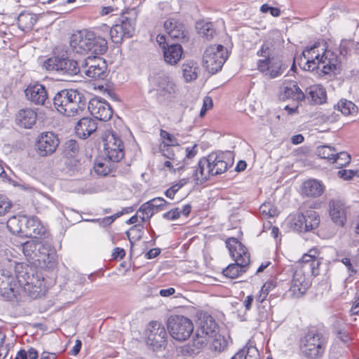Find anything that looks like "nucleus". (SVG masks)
<instances>
[{
  "mask_svg": "<svg viewBox=\"0 0 359 359\" xmlns=\"http://www.w3.org/2000/svg\"><path fill=\"white\" fill-rule=\"evenodd\" d=\"M149 204L152 206L156 212L166 209V206L170 205L164 198L161 197L150 200Z\"/></svg>",
  "mask_w": 359,
  "mask_h": 359,
  "instance_id": "4d7b16f0",
  "label": "nucleus"
},
{
  "mask_svg": "<svg viewBox=\"0 0 359 359\" xmlns=\"http://www.w3.org/2000/svg\"><path fill=\"white\" fill-rule=\"evenodd\" d=\"M306 98H307L311 103L321 104L325 102L326 91L322 86H311L306 89Z\"/></svg>",
  "mask_w": 359,
  "mask_h": 359,
  "instance_id": "2f4dec72",
  "label": "nucleus"
},
{
  "mask_svg": "<svg viewBox=\"0 0 359 359\" xmlns=\"http://www.w3.org/2000/svg\"><path fill=\"white\" fill-rule=\"evenodd\" d=\"M147 343L154 348L163 346L166 342L167 332L163 325L156 321L151 322L147 330Z\"/></svg>",
  "mask_w": 359,
  "mask_h": 359,
  "instance_id": "2eb2a0df",
  "label": "nucleus"
},
{
  "mask_svg": "<svg viewBox=\"0 0 359 359\" xmlns=\"http://www.w3.org/2000/svg\"><path fill=\"white\" fill-rule=\"evenodd\" d=\"M43 67L48 71L57 72L58 74L66 76H72L78 74L81 69L77 61L63 57H53L43 62Z\"/></svg>",
  "mask_w": 359,
  "mask_h": 359,
  "instance_id": "9d476101",
  "label": "nucleus"
},
{
  "mask_svg": "<svg viewBox=\"0 0 359 359\" xmlns=\"http://www.w3.org/2000/svg\"><path fill=\"white\" fill-rule=\"evenodd\" d=\"M318 44L315 43L309 49L303 52L305 58L308 57L306 65L307 70L320 71V75L334 74L340 67V58L337 53L331 50H325L322 55L317 54L314 58L309 59V54L314 53Z\"/></svg>",
  "mask_w": 359,
  "mask_h": 359,
  "instance_id": "39448f33",
  "label": "nucleus"
},
{
  "mask_svg": "<svg viewBox=\"0 0 359 359\" xmlns=\"http://www.w3.org/2000/svg\"><path fill=\"white\" fill-rule=\"evenodd\" d=\"M350 313L352 316L358 315L359 313V297L353 303L350 309Z\"/></svg>",
  "mask_w": 359,
  "mask_h": 359,
  "instance_id": "774afa93",
  "label": "nucleus"
},
{
  "mask_svg": "<svg viewBox=\"0 0 359 359\" xmlns=\"http://www.w3.org/2000/svg\"><path fill=\"white\" fill-rule=\"evenodd\" d=\"M228 57L227 50L222 45L208 46L203 56V66L210 74L219 72Z\"/></svg>",
  "mask_w": 359,
  "mask_h": 359,
  "instance_id": "6e6552de",
  "label": "nucleus"
},
{
  "mask_svg": "<svg viewBox=\"0 0 359 359\" xmlns=\"http://www.w3.org/2000/svg\"><path fill=\"white\" fill-rule=\"evenodd\" d=\"M351 161V156L346 152H336V156H334L332 163H335L339 167H344L347 165Z\"/></svg>",
  "mask_w": 359,
  "mask_h": 359,
  "instance_id": "6e6d98bb",
  "label": "nucleus"
},
{
  "mask_svg": "<svg viewBox=\"0 0 359 359\" xmlns=\"http://www.w3.org/2000/svg\"><path fill=\"white\" fill-rule=\"evenodd\" d=\"M172 147L173 146L161 145V149L163 155L165 158L171 160L172 161H173V163H176V161H177V155L180 154H183V152L181 149L177 148V153H175Z\"/></svg>",
  "mask_w": 359,
  "mask_h": 359,
  "instance_id": "a18cd8bd",
  "label": "nucleus"
},
{
  "mask_svg": "<svg viewBox=\"0 0 359 359\" xmlns=\"http://www.w3.org/2000/svg\"><path fill=\"white\" fill-rule=\"evenodd\" d=\"M138 212H141L142 214L141 219L142 222H144L149 220L156 212L153 209L152 206L149 204V201H148L141 205Z\"/></svg>",
  "mask_w": 359,
  "mask_h": 359,
  "instance_id": "8fccbe9b",
  "label": "nucleus"
},
{
  "mask_svg": "<svg viewBox=\"0 0 359 359\" xmlns=\"http://www.w3.org/2000/svg\"><path fill=\"white\" fill-rule=\"evenodd\" d=\"M32 17L29 14L20 13L18 17V25L20 29L25 30L33 25Z\"/></svg>",
  "mask_w": 359,
  "mask_h": 359,
  "instance_id": "3c124183",
  "label": "nucleus"
},
{
  "mask_svg": "<svg viewBox=\"0 0 359 359\" xmlns=\"http://www.w3.org/2000/svg\"><path fill=\"white\" fill-rule=\"evenodd\" d=\"M135 19L122 15L118 22L110 28L107 25L101 26L102 30L107 34L109 33L112 41L115 43H121L124 38L132 37L135 32Z\"/></svg>",
  "mask_w": 359,
  "mask_h": 359,
  "instance_id": "1a4fd4ad",
  "label": "nucleus"
},
{
  "mask_svg": "<svg viewBox=\"0 0 359 359\" xmlns=\"http://www.w3.org/2000/svg\"><path fill=\"white\" fill-rule=\"evenodd\" d=\"M60 141L55 134L51 132L41 133L37 140L36 147L41 156L53 154L58 147Z\"/></svg>",
  "mask_w": 359,
  "mask_h": 359,
  "instance_id": "dca6fc26",
  "label": "nucleus"
},
{
  "mask_svg": "<svg viewBox=\"0 0 359 359\" xmlns=\"http://www.w3.org/2000/svg\"><path fill=\"white\" fill-rule=\"evenodd\" d=\"M97 128V123L93 118L83 117L77 122L75 131L80 138L86 139L95 132Z\"/></svg>",
  "mask_w": 359,
  "mask_h": 359,
  "instance_id": "bb28decb",
  "label": "nucleus"
},
{
  "mask_svg": "<svg viewBox=\"0 0 359 359\" xmlns=\"http://www.w3.org/2000/svg\"><path fill=\"white\" fill-rule=\"evenodd\" d=\"M55 108L67 116L80 115L86 109L87 100L83 93L76 89H63L54 96Z\"/></svg>",
  "mask_w": 359,
  "mask_h": 359,
  "instance_id": "7ed1b4c3",
  "label": "nucleus"
},
{
  "mask_svg": "<svg viewBox=\"0 0 359 359\" xmlns=\"http://www.w3.org/2000/svg\"><path fill=\"white\" fill-rule=\"evenodd\" d=\"M18 293L17 283L11 273L6 269L0 270V294L8 300H11Z\"/></svg>",
  "mask_w": 359,
  "mask_h": 359,
  "instance_id": "aec40b11",
  "label": "nucleus"
},
{
  "mask_svg": "<svg viewBox=\"0 0 359 359\" xmlns=\"http://www.w3.org/2000/svg\"><path fill=\"white\" fill-rule=\"evenodd\" d=\"M168 330L173 339L177 341H184L193 332L194 324L188 318L182 316H174L168 320Z\"/></svg>",
  "mask_w": 359,
  "mask_h": 359,
  "instance_id": "9b49d317",
  "label": "nucleus"
},
{
  "mask_svg": "<svg viewBox=\"0 0 359 359\" xmlns=\"http://www.w3.org/2000/svg\"><path fill=\"white\" fill-rule=\"evenodd\" d=\"M208 341L206 337L197 333L191 341L181 348V353L184 356L194 357L201 353Z\"/></svg>",
  "mask_w": 359,
  "mask_h": 359,
  "instance_id": "393cba45",
  "label": "nucleus"
},
{
  "mask_svg": "<svg viewBox=\"0 0 359 359\" xmlns=\"http://www.w3.org/2000/svg\"><path fill=\"white\" fill-rule=\"evenodd\" d=\"M212 106V100L210 97H205L203 99V104L200 111V116H203L207 110Z\"/></svg>",
  "mask_w": 359,
  "mask_h": 359,
  "instance_id": "69168bd1",
  "label": "nucleus"
},
{
  "mask_svg": "<svg viewBox=\"0 0 359 359\" xmlns=\"http://www.w3.org/2000/svg\"><path fill=\"white\" fill-rule=\"evenodd\" d=\"M182 70L185 81L190 82L197 79L199 67L196 62L190 60L182 65Z\"/></svg>",
  "mask_w": 359,
  "mask_h": 359,
  "instance_id": "c9c22d12",
  "label": "nucleus"
},
{
  "mask_svg": "<svg viewBox=\"0 0 359 359\" xmlns=\"http://www.w3.org/2000/svg\"><path fill=\"white\" fill-rule=\"evenodd\" d=\"M36 112L32 109H23L18 111L16 116L18 125L25 128H31L36 121Z\"/></svg>",
  "mask_w": 359,
  "mask_h": 359,
  "instance_id": "c756f323",
  "label": "nucleus"
},
{
  "mask_svg": "<svg viewBox=\"0 0 359 359\" xmlns=\"http://www.w3.org/2000/svg\"><path fill=\"white\" fill-rule=\"evenodd\" d=\"M305 94L299 88L295 81L283 83L280 93V99L283 100L292 99L297 102L304 100Z\"/></svg>",
  "mask_w": 359,
  "mask_h": 359,
  "instance_id": "a878e982",
  "label": "nucleus"
},
{
  "mask_svg": "<svg viewBox=\"0 0 359 359\" xmlns=\"http://www.w3.org/2000/svg\"><path fill=\"white\" fill-rule=\"evenodd\" d=\"M22 236L27 238H48V231L46 227L36 217H26V224L23 227Z\"/></svg>",
  "mask_w": 359,
  "mask_h": 359,
  "instance_id": "a211bd4d",
  "label": "nucleus"
},
{
  "mask_svg": "<svg viewBox=\"0 0 359 359\" xmlns=\"http://www.w3.org/2000/svg\"><path fill=\"white\" fill-rule=\"evenodd\" d=\"M104 141V150L110 149H123L122 141L114 133L107 135Z\"/></svg>",
  "mask_w": 359,
  "mask_h": 359,
  "instance_id": "37998d69",
  "label": "nucleus"
},
{
  "mask_svg": "<svg viewBox=\"0 0 359 359\" xmlns=\"http://www.w3.org/2000/svg\"><path fill=\"white\" fill-rule=\"evenodd\" d=\"M212 176V170L209 164L208 158H202L198 163V166L193 170V177L197 182H205Z\"/></svg>",
  "mask_w": 359,
  "mask_h": 359,
  "instance_id": "c85d7f7f",
  "label": "nucleus"
},
{
  "mask_svg": "<svg viewBox=\"0 0 359 359\" xmlns=\"http://www.w3.org/2000/svg\"><path fill=\"white\" fill-rule=\"evenodd\" d=\"M25 95L30 102L38 105H46L50 103L48 100V92L45 86L36 83L29 85L25 91Z\"/></svg>",
  "mask_w": 359,
  "mask_h": 359,
  "instance_id": "5701e85b",
  "label": "nucleus"
},
{
  "mask_svg": "<svg viewBox=\"0 0 359 359\" xmlns=\"http://www.w3.org/2000/svg\"><path fill=\"white\" fill-rule=\"evenodd\" d=\"M212 338H213V340L212 341L211 348L215 351L220 353L227 346V341L223 335L216 334Z\"/></svg>",
  "mask_w": 359,
  "mask_h": 359,
  "instance_id": "c03bdc74",
  "label": "nucleus"
},
{
  "mask_svg": "<svg viewBox=\"0 0 359 359\" xmlns=\"http://www.w3.org/2000/svg\"><path fill=\"white\" fill-rule=\"evenodd\" d=\"M329 212L332 220L337 225L344 226L349 213V208L339 200H331L329 202Z\"/></svg>",
  "mask_w": 359,
  "mask_h": 359,
  "instance_id": "412c9836",
  "label": "nucleus"
},
{
  "mask_svg": "<svg viewBox=\"0 0 359 359\" xmlns=\"http://www.w3.org/2000/svg\"><path fill=\"white\" fill-rule=\"evenodd\" d=\"M79 145L76 140H67L64 144L63 153L68 158L77 157L79 154Z\"/></svg>",
  "mask_w": 359,
  "mask_h": 359,
  "instance_id": "ea45409f",
  "label": "nucleus"
},
{
  "mask_svg": "<svg viewBox=\"0 0 359 359\" xmlns=\"http://www.w3.org/2000/svg\"><path fill=\"white\" fill-rule=\"evenodd\" d=\"M161 137L163 140V145L178 146V140L168 132L161 130L160 133Z\"/></svg>",
  "mask_w": 359,
  "mask_h": 359,
  "instance_id": "13d9d810",
  "label": "nucleus"
},
{
  "mask_svg": "<svg viewBox=\"0 0 359 359\" xmlns=\"http://www.w3.org/2000/svg\"><path fill=\"white\" fill-rule=\"evenodd\" d=\"M88 109L92 116L102 121L109 120L113 114L109 103L98 97L93 98L89 101Z\"/></svg>",
  "mask_w": 359,
  "mask_h": 359,
  "instance_id": "6ab92c4d",
  "label": "nucleus"
},
{
  "mask_svg": "<svg viewBox=\"0 0 359 359\" xmlns=\"http://www.w3.org/2000/svg\"><path fill=\"white\" fill-rule=\"evenodd\" d=\"M345 116H354L358 112V107L351 101L346 99H341L334 107Z\"/></svg>",
  "mask_w": 359,
  "mask_h": 359,
  "instance_id": "e433bc0d",
  "label": "nucleus"
},
{
  "mask_svg": "<svg viewBox=\"0 0 359 359\" xmlns=\"http://www.w3.org/2000/svg\"><path fill=\"white\" fill-rule=\"evenodd\" d=\"M70 45L77 53H90L93 58L99 57L98 55L105 53L108 48L105 36L87 29L73 34Z\"/></svg>",
  "mask_w": 359,
  "mask_h": 359,
  "instance_id": "f03ea898",
  "label": "nucleus"
},
{
  "mask_svg": "<svg viewBox=\"0 0 359 359\" xmlns=\"http://www.w3.org/2000/svg\"><path fill=\"white\" fill-rule=\"evenodd\" d=\"M259 212L266 217H272L278 215L277 209L270 202L263 203L259 208Z\"/></svg>",
  "mask_w": 359,
  "mask_h": 359,
  "instance_id": "603ef678",
  "label": "nucleus"
},
{
  "mask_svg": "<svg viewBox=\"0 0 359 359\" xmlns=\"http://www.w3.org/2000/svg\"><path fill=\"white\" fill-rule=\"evenodd\" d=\"M113 168L111 162L106 160L104 162L96 163L94 167L95 172L102 176H106L110 173Z\"/></svg>",
  "mask_w": 359,
  "mask_h": 359,
  "instance_id": "49530a36",
  "label": "nucleus"
},
{
  "mask_svg": "<svg viewBox=\"0 0 359 359\" xmlns=\"http://www.w3.org/2000/svg\"><path fill=\"white\" fill-rule=\"evenodd\" d=\"M226 245L235 263L228 265L222 273L229 278L235 279L247 271L250 262V253L245 246L235 238H228Z\"/></svg>",
  "mask_w": 359,
  "mask_h": 359,
  "instance_id": "20e7f679",
  "label": "nucleus"
},
{
  "mask_svg": "<svg viewBox=\"0 0 359 359\" xmlns=\"http://www.w3.org/2000/svg\"><path fill=\"white\" fill-rule=\"evenodd\" d=\"M105 155L111 162H119L124 156L123 149H110L104 150Z\"/></svg>",
  "mask_w": 359,
  "mask_h": 359,
  "instance_id": "09e8293b",
  "label": "nucleus"
},
{
  "mask_svg": "<svg viewBox=\"0 0 359 359\" xmlns=\"http://www.w3.org/2000/svg\"><path fill=\"white\" fill-rule=\"evenodd\" d=\"M341 263H343L347 268L348 272L349 273V277L346 278L345 283L349 281L350 278L355 275L357 273V269L354 266V264H353L351 259L348 257H344L339 260Z\"/></svg>",
  "mask_w": 359,
  "mask_h": 359,
  "instance_id": "bf43d9fd",
  "label": "nucleus"
},
{
  "mask_svg": "<svg viewBox=\"0 0 359 359\" xmlns=\"http://www.w3.org/2000/svg\"><path fill=\"white\" fill-rule=\"evenodd\" d=\"M38 263L47 269H52L56 265L57 253L49 240L39 243V251L38 252Z\"/></svg>",
  "mask_w": 359,
  "mask_h": 359,
  "instance_id": "f3484780",
  "label": "nucleus"
},
{
  "mask_svg": "<svg viewBox=\"0 0 359 359\" xmlns=\"http://www.w3.org/2000/svg\"><path fill=\"white\" fill-rule=\"evenodd\" d=\"M287 68V65L277 56L257 61L258 70L269 79H275L281 76Z\"/></svg>",
  "mask_w": 359,
  "mask_h": 359,
  "instance_id": "4468645a",
  "label": "nucleus"
},
{
  "mask_svg": "<svg viewBox=\"0 0 359 359\" xmlns=\"http://www.w3.org/2000/svg\"><path fill=\"white\" fill-rule=\"evenodd\" d=\"M123 214V212H120L114 214V215L106 217L102 219H98L97 221L100 222V225H102V226H107L113 223L116 219L121 217Z\"/></svg>",
  "mask_w": 359,
  "mask_h": 359,
  "instance_id": "e2e57ef3",
  "label": "nucleus"
},
{
  "mask_svg": "<svg viewBox=\"0 0 359 359\" xmlns=\"http://www.w3.org/2000/svg\"><path fill=\"white\" fill-rule=\"evenodd\" d=\"M163 26L170 39L178 41H186L188 39L184 25L177 19L169 18L165 21Z\"/></svg>",
  "mask_w": 359,
  "mask_h": 359,
  "instance_id": "4be33fe9",
  "label": "nucleus"
},
{
  "mask_svg": "<svg viewBox=\"0 0 359 359\" xmlns=\"http://www.w3.org/2000/svg\"><path fill=\"white\" fill-rule=\"evenodd\" d=\"M327 337L323 332L312 327L300 340V349L304 356L316 359L322 357L325 351Z\"/></svg>",
  "mask_w": 359,
  "mask_h": 359,
  "instance_id": "0eeeda50",
  "label": "nucleus"
},
{
  "mask_svg": "<svg viewBox=\"0 0 359 359\" xmlns=\"http://www.w3.org/2000/svg\"><path fill=\"white\" fill-rule=\"evenodd\" d=\"M11 207V203L4 196H0V216L5 215Z\"/></svg>",
  "mask_w": 359,
  "mask_h": 359,
  "instance_id": "0e129e2a",
  "label": "nucleus"
},
{
  "mask_svg": "<svg viewBox=\"0 0 359 359\" xmlns=\"http://www.w3.org/2000/svg\"><path fill=\"white\" fill-rule=\"evenodd\" d=\"M163 57L165 62L171 65L177 64L182 57V48L178 43H168L163 46Z\"/></svg>",
  "mask_w": 359,
  "mask_h": 359,
  "instance_id": "cd10ccee",
  "label": "nucleus"
},
{
  "mask_svg": "<svg viewBox=\"0 0 359 359\" xmlns=\"http://www.w3.org/2000/svg\"><path fill=\"white\" fill-rule=\"evenodd\" d=\"M26 224V216H13L7 221V228L13 234L22 236L23 227Z\"/></svg>",
  "mask_w": 359,
  "mask_h": 359,
  "instance_id": "72a5a7b5",
  "label": "nucleus"
},
{
  "mask_svg": "<svg viewBox=\"0 0 359 359\" xmlns=\"http://www.w3.org/2000/svg\"><path fill=\"white\" fill-rule=\"evenodd\" d=\"M198 149L196 145H194L191 147H187L186 149L185 157L182 161L177 159V161H176L175 165L177 168L174 170V172L176 170L180 171L182 170H184L191 163L192 158L196 155Z\"/></svg>",
  "mask_w": 359,
  "mask_h": 359,
  "instance_id": "4c0bfd02",
  "label": "nucleus"
},
{
  "mask_svg": "<svg viewBox=\"0 0 359 359\" xmlns=\"http://www.w3.org/2000/svg\"><path fill=\"white\" fill-rule=\"evenodd\" d=\"M191 210V205L190 204H186L182 209L176 208L165 212L163 215V217L167 220H175L180 217V215L188 217Z\"/></svg>",
  "mask_w": 359,
  "mask_h": 359,
  "instance_id": "58836bf2",
  "label": "nucleus"
},
{
  "mask_svg": "<svg viewBox=\"0 0 359 359\" xmlns=\"http://www.w3.org/2000/svg\"><path fill=\"white\" fill-rule=\"evenodd\" d=\"M188 182V179L184 178L180 180L177 183L173 184L172 187H170L169 189H168L165 192V195L168 198L172 199L175 195V194L187 183Z\"/></svg>",
  "mask_w": 359,
  "mask_h": 359,
  "instance_id": "5fc2aeb1",
  "label": "nucleus"
},
{
  "mask_svg": "<svg viewBox=\"0 0 359 359\" xmlns=\"http://www.w3.org/2000/svg\"><path fill=\"white\" fill-rule=\"evenodd\" d=\"M154 82L156 87V90L161 92L163 95L171 94L175 91V85L170 81L169 76L165 74H158L154 77Z\"/></svg>",
  "mask_w": 359,
  "mask_h": 359,
  "instance_id": "7c9ffc66",
  "label": "nucleus"
},
{
  "mask_svg": "<svg viewBox=\"0 0 359 359\" xmlns=\"http://www.w3.org/2000/svg\"><path fill=\"white\" fill-rule=\"evenodd\" d=\"M196 29L199 34L207 39H212L215 34V30L213 28L212 22H198L196 24Z\"/></svg>",
  "mask_w": 359,
  "mask_h": 359,
  "instance_id": "a19ab883",
  "label": "nucleus"
},
{
  "mask_svg": "<svg viewBox=\"0 0 359 359\" xmlns=\"http://www.w3.org/2000/svg\"><path fill=\"white\" fill-rule=\"evenodd\" d=\"M353 44V41L351 40L343 39L339 45V53L341 55L345 56L350 51V46Z\"/></svg>",
  "mask_w": 359,
  "mask_h": 359,
  "instance_id": "680f3d73",
  "label": "nucleus"
},
{
  "mask_svg": "<svg viewBox=\"0 0 359 359\" xmlns=\"http://www.w3.org/2000/svg\"><path fill=\"white\" fill-rule=\"evenodd\" d=\"M230 156L231 153L229 152L219 154L212 153L208 156L209 164L211 170H212V176L220 175L226 171L231 164L230 161H227Z\"/></svg>",
  "mask_w": 359,
  "mask_h": 359,
  "instance_id": "b1692460",
  "label": "nucleus"
},
{
  "mask_svg": "<svg viewBox=\"0 0 359 359\" xmlns=\"http://www.w3.org/2000/svg\"><path fill=\"white\" fill-rule=\"evenodd\" d=\"M81 70L89 78L97 80H104L108 75L106 62L100 57L93 58L88 56L82 62Z\"/></svg>",
  "mask_w": 359,
  "mask_h": 359,
  "instance_id": "f8f14e48",
  "label": "nucleus"
},
{
  "mask_svg": "<svg viewBox=\"0 0 359 359\" xmlns=\"http://www.w3.org/2000/svg\"><path fill=\"white\" fill-rule=\"evenodd\" d=\"M241 351H243L245 353L244 359H259V353L257 348L250 344H247Z\"/></svg>",
  "mask_w": 359,
  "mask_h": 359,
  "instance_id": "864d4df0",
  "label": "nucleus"
},
{
  "mask_svg": "<svg viewBox=\"0 0 359 359\" xmlns=\"http://www.w3.org/2000/svg\"><path fill=\"white\" fill-rule=\"evenodd\" d=\"M338 176L346 180H350L353 177V170H341L338 171Z\"/></svg>",
  "mask_w": 359,
  "mask_h": 359,
  "instance_id": "338daca9",
  "label": "nucleus"
},
{
  "mask_svg": "<svg viewBox=\"0 0 359 359\" xmlns=\"http://www.w3.org/2000/svg\"><path fill=\"white\" fill-rule=\"evenodd\" d=\"M36 247H37V241L34 240H29L22 244V252L28 260L34 257Z\"/></svg>",
  "mask_w": 359,
  "mask_h": 359,
  "instance_id": "de8ad7c7",
  "label": "nucleus"
},
{
  "mask_svg": "<svg viewBox=\"0 0 359 359\" xmlns=\"http://www.w3.org/2000/svg\"><path fill=\"white\" fill-rule=\"evenodd\" d=\"M257 54L258 56L264 57L263 60L270 59L273 56L272 55V49L266 43L262 45Z\"/></svg>",
  "mask_w": 359,
  "mask_h": 359,
  "instance_id": "052dcab7",
  "label": "nucleus"
},
{
  "mask_svg": "<svg viewBox=\"0 0 359 359\" xmlns=\"http://www.w3.org/2000/svg\"><path fill=\"white\" fill-rule=\"evenodd\" d=\"M316 154L321 158L332 161L336 156V149L329 145H321L317 147Z\"/></svg>",
  "mask_w": 359,
  "mask_h": 359,
  "instance_id": "79ce46f5",
  "label": "nucleus"
},
{
  "mask_svg": "<svg viewBox=\"0 0 359 359\" xmlns=\"http://www.w3.org/2000/svg\"><path fill=\"white\" fill-rule=\"evenodd\" d=\"M324 191V186L316 180H309L304 182L302 193L310 197L320 196Z\"/></svg>",
  "mask_w": 359,
  "mask_h": 359,
  "instance_id": "473e14b6",
  "label": "nucleus"
},
{
  "mask_svg": "<svg viewBox=\"0 0 359 359\" xmlns=\"http://www.w3.org/2000/svg\"><path fill=\"white\" fill-rule=\"evenodd\" d=\"M320 265V261L313 259L310 255H303L301 260L293 266V275L289 290L292 297L299 298L306 292L311 285L309 273L317 276Z\"/></svg>",
  "mask_w": 359,
  "mask_h": 359,
  "instance_id": "f257e3e1",
  "label": "nucleus"
},
{
  "mask_svg": "<svg viewBox=\"0 0 359 359\" xmlns=\"http://www.w3.org/2000/svg\"><path fill=\"white\" fill-rule=\"evenodd\" d=\"M216 330L217 324L215 321L211 316H208L201 322L198 333L201 332V334L203 337H206V339H208V338L212 337L215 334H217Z\"/></svg>",
  "mask_w": 359,
  "mask_h": 359,
  "instance_id": "f704fd0d",
  "label": "nucleus"
},
{
  "mask_svg": "<svg viewBox=\"0 0 359 359\" xmlns=\"http://www.w3.org/2000/svg\"><path fill=\"white\" fill-rule=\"evenodd\" d=\"M15 278L18 284L31 298L36 299L43 294L44 278L34 268L18 264L16 266Z\"/></svg>",
  "mask_w": 359,
  "mask_h": 359,
  "instance_id": "423d86ee",
  "label": "nucleus"
},
{
  "mask_svg": "<svg viewBox=\"0 0 359 359\" xmlns=\"http://www.w3.org/2000/svg\"><path fill=\"white\" fill-rule=\"evenodd\" d=\"M320 222L318 213L313 210H308L294 218L292 226L294 231L308 232L316 229Z\"/></svg>",
  "mask_w": 359,
  "mask_h": 359,
  "instance_id": "ddd939ff",
  "label": "nucleus"
}]
</instances>
